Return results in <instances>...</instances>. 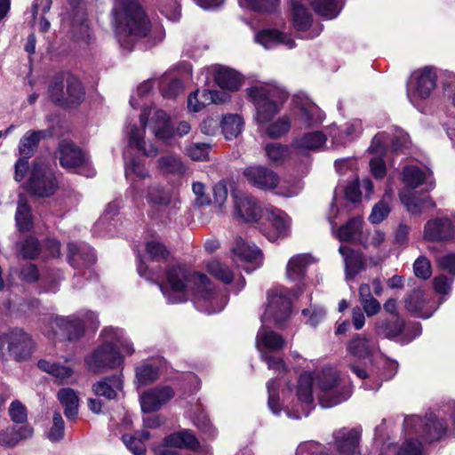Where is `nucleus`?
I'll return each mask as SVG.
<instances>
[{
    "label": "nucleus",
    "mask_w": 455,
    "mask_h": 455,
    "mask_svg": "<svg viewBox=\"0 0 455 455\" xmlns=\"http://www.w3.org/2000/svg\"><path fill=\"white\" fill-rule=\"evenodd\" d=\"M220 125L225 138L233 140L241 133L243 121L239 115L228 114L223 117Z\"/></svg>",
    "instance_id": "8fccbe9b"
},
{
    "label": "nucleus",
    "mask_w": 455,
    "mask_h": 455,
    "mask_svg": "<svg viewBox=\"0 0 455 455\" xmlns=\"http://www.w3.org/2000/svg\"><path fill=\"white\" fill-rule=\"evenodd\" d=\"M146 251L152 260L156 261L165 259L169 254L165 246L156 240H152L146 243Z\"/></svg>",
    "instance_id": "e2e57ef3"
},
{
    "label": "nucleus",
    "mask_w": 455,
    "mask_h": 455,
    "mask_svg": "<svg viewBox=\"0 0 455 455\" xmlns=\"http://www.w3.org/2000/svg\"><path fill=\"white\" fill-rule=\"evenodd\" d=\"M333 131L334 128L331 127L330 134L332 136L333 142L341 144L357 138L363 132V123L362 120L354 118L343 124L338 135L333 134Z\"/></svg>",
    "instance_id": "a19ab883"
},
{
    "label": "nucleus",
    "mask_w": 455,
    "mask_h": 455,
    "mask_svg": "<svg viewBox=\"0 0 455 455\" xmlns=\"http://www.w3.org/2000/svg\"><path fill=\"white\" fill-rule=\"evenodd\" d=\"M68 260L74 267L92 265L95 262V256L90 248L83 247L76 243H68Z\"/></svg>",
    "instance_id": "ea45409f"
},
{
    "label": "nucleus",
    "mask_w": 455,
    "mask_h": 455,
    "mask_svg": "<svg viewBox=\"0 0 455 455\" xmlns=\"http://www.w3.org/2000/svg\"><path fill=\"white\" fill-rule=\"evenodd\" d=\"M235 212L239 218L246 222H257L263 215V212L256 200L242 193L233 195Z\"/></svg>",
    "instance_id": "a878e982"
},
{
    "label": "nucleus",
    "mask_w": 455,
    "mask_h": 455,
    "mask_svg": "<svg viewBox=\"0 0 455 455\" xmlns=\"http://www.w3.org/2000/svg\"><path fill=\"white\" fill-rule=\"evenodd\" d=\"M399 197L408 212L412 214H420L424 210L435 206V204L429 196L419 197L408 188L401 190Z\"/></svg>",
    "instance_id": "c756f323"
},
{
    "label": "nucleus",
    "mask_w": 455,
    "mask_h": 455,
    "mask_svg": "<svg viewBox=\"0 0 455 455\" xmlns=\"http://www.w3.org/2000/svg\"><path fill=\"white\" fill-rule=\"evenodd\" d=\"M255 41L266 49L275 47L279 44L291 49L295 46L294 40L288 35L277 29H263L255 36Z\"/></svg>",
    "instance_id": "bb28decb"
},
{
    "label": "nucleus",
    "mask_w": 455,
    "mask_h": 455,
    "mask_svg": "<svg viewBox=\"0 0 455 455\" xmlns=\"http://www.w3.org/2000/svg\"><path fill=\"white\" fill-rule=\"evenodd\" d=\"M174 395L173 389L169 386H157L144 392L140 397V406L143 412H152L159 410Z\"/></svg>",
    "instance_id": "412c9836"
},
{
    "label": "nucleus",
    "mask_w": 455,
    "mask_h": 455,
    "mask_svg": "<svg viewBox=\"0 0 455 455\" xmlns=\"http://www.w3.org/2000/svg\"><path fill=\"white\" fill-rule=\"evenodd\" d=\"M315 11L327 19L338 16L341 9L340 0H316L313 3Z\"/></svg>",
    "instance_id": "4d7b16f0"
},
{
    "label": "nucleus",
    "mask_w": 455,
    "mask_h": 455,
    "mask_svg": "<svg viewBox=\"0 0 455 455\" xmlns=\"http://www.w3.org/2000/svg\"><path fill=\"white\" fill-rule=\"evenodd\" d=\"M56 323L67 332L68 340H76L83 335L85 325L97 328L99 326V320L98 315L94 312L86 311L81 317L70 315L57 318Z\"/></svg>",
    "instance_id": "dca6fc26"
},
{
    "label": "nucleus",
    "mask_w": 455,
    "mask_h": 455,
    "mask_svg": "<svg viewBox=\"0 0 455 455\" xmlns=\"http://www.w3.org/2000/svg\"><path fill=\"white\" fill-rule=\"evenodd\" d=\"M147 201L152 206L166 210L168 214H175L180 204V199L172 191L157 184L148 188Z\"/></svg>",
    "instance_id": "4be33fe9"
},
{
    "label": "nucleus",
    "mask_w": 455,
    "mask_h": 455,
    "mask_svg": "<svg viewBox=\"0 0 455 455\" xmlns=\"http://www.w3.org/2000/svg\"><path fill=\"white\" fill-rule=\"evenodd\" d=\"M455 236V216L435 219L427 221L424 228V237L429 241H446Z\"/></svg>",
    "instance_id": "b1692460"
},
{
    "label": "nucleus",
    "mask_w": 455,
    "mask_h": 455,
    "mask_svg": "<svg viewBox=\"0 0 455 455\" xmlns=\"http://www.w3.org/2000/svg\"><path fill=\"white\" fill-rule=\"evenodd\" d=\"M299 119L305 126H313L323 122L324 114L315 104L306 101L299 106Z\"/></svg>",
    "instance_id": "79ce46f5"
},
{
    "label": "nucleus",
    "mask_w": 455,
    "mask_h": 455,
    "mask_svg": "<svg viewBox=\"0 0 455 455\" xmlns=\"http://www.w3.org/2000/svg\"><path fill=\"white\" fill-rule=\"evenodd\" d=\"M205 267L212 275L225 283H229L233 280L232 271L216 259L209 260L205 264Z\"/></svg>",
    "instance_id": "13d9d810"
},
{
    "label": "nucleus",
    "mask_w": 455,
    "mask_h": 455,
    "mask_svg": "<svg viewBox=\"0 0 455 455\" xmlns=\"http://www.w3.org/2000/svg\"><path fill=\"white\" fill-rule=\"evenodd\" d=\"M52 422V426L47 433V437L52 442H58L63 438L65 429V423L60 412H54Z\"/></svg>",
    "instance_id": "680f3d73"
},
{
    "label": "nucleus",
    "mask_w": 455,
    "mask_h": 455,
    "mask_svg": "<svg viewBox=\"0 0 455 455\" xmlns=\"http://www.w3.org/2000/svg\"><path fill=\"white\" fill-rule=\"evenodd\" d=\"M37 365L41 370L52 374L61 382L68 383L74 374L71 368L51 363L46 360L38 361Z\"/></svg>",
    "instance_id": "603ef678"
},
{
    "label": "nucleus",
    "mask_w": 455,
    "mask_h": 455,
    "mask_svg": "<svg viewBox=\"0 0 455 455\" xmlns=\"http://www.w3.org/2000/svg\"><path fill=\"white\" fill-rule=\"evenodd\" d=\"M375 330L378 335L393 338L398 336L403 330V322L396 318L394 321L379 319L376 322Z\"/></svg>",
    "instance_id": "864d4df0"
},
{
    "label": "nucleus",
    "mask_w": 455,
    "mask_h": 455,
    "mask_svg": "<svg viewBox=\"0 0 455 455\" xmlns=\"http://www.w3.org/2000/svg\"><path fill=\"white\" fill-rule=\"evenodd\" d=\"M326 142V136L322 132H312L298 138L293 145L303 150H317L322 148Z\"/></svg>",
    "instance_id": "37998d69"
},
{
    "label": "nucleus",
    "mask_w": 455,
    "mask_h": 455,
    "mask_svg": "<svg viewBox=\"0 0 455 455\" xmlns=\"http://www.w3.org/2000/svg\"><path fill=\"white\" fill-rule=\"evenodd\" d=\"M390 196L387 193L383 199L374 205L369 216L370 222L372 224H379L387 218L390 212V207L386 200Z\"/></svg>",
    "instance_id": "bf43d9fd"
},
{
    "label": "nucleus",
    "mask_w": 455,
    "mask_h": 455,
    "mask_svg": "<svg viewBox=\"0 0 455 455\" xmlns=\"http://www.w3.org/2000/svg\"><path fill=\"white\" fill-rule=\"evenodd\" d=\"M201 76L204 78L205 83L208 82L210 76H212L216 84L228 91H236L242 84V77L236 71L220 65L205 68L202 71Z\"/></svg>",
    "instance_id": "f3484780"
},
{
    "label": "nucleus",
    "mask_w": 455,
    "mask_h": 455,
    "mask_svg": "<svg viewBox=\"0 0 455 455\" xmlns=\"http://www.w3.org/2000/svg\"><path fill=\"white\" fill-rule=\"evenodd\" d=\"M360 439V433L355 429L340 430L335 435L336 446L339 452L345 455H353L356 452Z\"/></svg>",
    "instance_id": "e433bc0d"
},
{
    "label": "nucleus",
    "mask_w": 455,
    "mask_h": 455,
    "mask_svg": "<svg viewBox=\"0 0 455 455\" xmlns=\"http://www.w3.org/2000/svg\"><path fill=\"white\" fill-rule=\"evenodd\" d=\"M210 146L206 143H193L186 149L188 157L195 161H204L207 159Z\"/></svg>",
    "instance_id": "0e129e2a"
},
{
    "label": "nucleus",
    "mask_w": 455,
    "mask_h": 455,
    "mask_svg": "<svg viewBox=\"0 0 455 455\" xmlns=\"http://www.w3.org/2000/svg\"><path fill=\"white\" fill-rule=\"evenodd\" d=\"M428 303L424 292L419 290L413 291L405 300L406 308L421 318L430 317L435 310Z\"/></svg>",
    "instance_id": "2f4dec72"
},
{
    "label": "nucleus",
    "mask_w": 455,
    "mask_h": 455,
    "mask_svg": "<svg viewBox=\"0 0 455 455\" xmlns=\"http://www.w3.org/2000/svg\"><path fill=\"white\" fill-rule=\"evenodd\" d=\"M243 175L251 185L263 190L275 188L280 181L274 171L259 165L247 167Z\"/></svg>",
    "instance_id": "5701e85b"
},
{
    "label": "nucleus",
    "mask_w": 455,
    "mask_h": 455,
    "mask_svg": "<svg viewBox=\"0 0 455 455\" xmlns=\"http://www.w3.org/2000/svg\"><path fill=\"white\" fill-rule=\"evenodd\" d=\"M233 260L239 263L251 264V267H245L246 271H252L262 265L263 258L260 250L255 245L247 243L242 238H236L232 248Z\"/></svg>",
    "instance_id": "aec40b11"
},
{
    "label": "nucleus",
    "mask_w": 455,
    "mask_h": 455,
    "mask_svg": "<svg viewBox=\"0 0 455 455\" xmlns=\"http://www.w3.org/2000/svg\"><path fill=\"white\" fill-rule=\"evenodd\" d=\"M5 346L10 356L16 361H25L28 359L34 349V344L31 337L20 329L0 333L1 353H3Z\"/></svg>",
    "instance_id": "f8f14e48"
},
{
    "label": "nucleus",
    "mask_w": 455,
    "mask_h": 455,
    "mask_svg": "<svg viewBox=\"0 0 455 455\" xmlns=\"http://www.w3.org/2000/svg\"><path fill=\"white\" fill-rule=\"evenodd\" d=\"M207 276L199 272H191L180 265L172 266L166 272L167 287L160 285L168 302L176 304L188 300L197 284H205Z\"/></svg>",
    "instance_id": "20e7f679"
},
{
    "label": "nucleus",
    "mask_w": 455,
    "mask_h": 455,
    "mask_svg": "<svg viewBox=\"0 0 455 455\" xmlns=\"http://www.w3.org/2000/svg\"><path fill=\"white\" fill-rule=\"evenodd\" d=\"M102 336L103 343L84 358L86 368L94 373H100L107 369L118 367L124 361L123 355L114 344V339L122 338V330L108 327L102 331Z\"/></svg>",
    "instance_id": "423d86ee"
},
{
    "label": "nucleus",
    "mask_w": 455,
    "mask_h": 455,
    "mask_svg": "<svg viewBox=\"0 0 455 455\" xmlns=\"http://www.w3.org/2000/svg\"><path fill=\"white\" fill-rule=\"evenodd\" d=\"M58 154L60 165L69 171H76L85 163L84 153L71 141L62 140L59 145Z\"/></svg>",
    "instance_id": "393cba45"
},
{
    "label": "nucleus",
    "mask_w": 455,
    "mask_h": 455,
    "mask_svg": "<svg viewBox=\"0 0 455 455\" xmlns=\"http://www.w3.org/2000/svg\"><path fill=\"white\" fill-rule=\"evenodd\" d=\"M15 220L20 230L26 231L32 227L31 209L27 197L23 195L19 196Z\"/></svg>",
    "instance_id": "09e8293b"
},
{
    "label": "nucleus",
    "mask_w": 455,
    "mask_h": 455,
    "mask_svg": "<svg viewBox=\"0 0 455 455\" xmlns=\"http://www.w3.org/2000/svg\"><path fill=\"white\" fill-rule=\"evenodd\" d=\"M159 366L156 363L146 362L135 370L136 383L139 386H147L159 378Z\"/></svg>",
    "instance_id": "a18cd8bd"
},
{
    "label": "nucleus",
    "mask_w": 455,
    "mask_h": 455,
    "mask_svg": "<svg viewBox=\"0 0 455 455\" xmlns=\"http://www.w3.org/2000/svg\"><path fill=\"white\" fill-rule=\"evenodd\" d=\"M313 387L323 408L336 406L347 401L352 394L349 379L331 366L323 367L313 373L304 372L299 376L296 388L299 408L287 409L285 411L289 418L299 419L309 415L314 402Z\"/></svg>",
    "instance_id": "f257e3e1"
},
{
    "label": "nucleus",
    "mask_w": 455,
    "mask_h": 455,
    "mask_svg": "<svg viewBox=\"0 0 455 455\" xmlns=\"http://www.w3.org/2000/svg\"><path fill=\"white\" fill-rule=\"evenodd\" d=\"M302 315L307 318V323L311 326H316L325 316V310L317 306H310L302 310Z\"/></svg>",
    "instance_id": "774afa93"
},
{
    "label": "nucleus",
    "mask_w": 455,
    "mask_h": 455,
    "mask_svg": "<svg viewBox=\"0 0 455 455\" xmlns=\"http://www.w3.org/2000/svg\"><path fill=\"white\" fill-rule=\"evenodd\" d=\"M114 16L123 48L132 49L138 39L148 36V20L137 0H116Z\"/></svg>",
    "instance_id": "7ed1b4c3"
},
{
    "label": "nucleus",
    "mask_w": 455,
    "mask_h": 455,
    "mask_svg": "<svg viewBox=\"0 0 455 455\" xmlns=\"http://www.w3.org/2000/svg\"><path fill=\"white\" fill-rule=\"evenodd\" d=\"M160 91L164 98L175 99L183 92L184 85L180 79L165 74L159 83Z\"/></svg>",
    "instance_id": "49530a36"
},
{
    "label": "nucleus",
    "mask_w": 455,
    "mask_h": 455,
    "mask_svg": "<svg viewBox=\"0 0 455 455\" xmlns=\"http://www.w3.org/2000/svg\"><path fill=\"white\" fill-rule=\"evenodd\" d=\"M348 352L358 358H367L378 350L377 341L363 334L354 336L347 344Z\"/></svg>",
    "instance_id": "c85d7f7f"
},
{
    "label": "nucleus",
    "mask_w": 455,
    "mask_h": 455,
    "mask_svg": "<svg viewBox=\"0 0 455 455\" xmlns=\"http://www.w3.org/2000/svg\"><path fill=\"white\" fill-rule=\"evenodd\" d=\"M410 143L409 136L401 130H396L391 136L388 132H379L374 136L369 151L377 155H381L386 148L390 146L393 150L398 151L406 148Z\"/></svg>",
    "instance_id": "a211bd4d"
},
{
    "label": "nucleus",
    "mask_w": 455,
    "mask_h": 455,
    "mask_svg": "<svg viewBox=\"0 0 455 455\" xmlns=\"http://www.w3.org/2000/svg\"><path fill=\"white\" fill-rule=\"evenodd\" d=\"M265 152L268 160L276 165L283 164L291 156L289 148L278 142L267 144Z\"/></svg>",
    "instance_id": "6e6d98bb"
},
{
    "label": "nucleus",
    "mask_w": 455,
    "mask_h": 455,
    "mask_svg": "<svg viewBox=\"0 0 455 455\" xmlns=\"http://www.w3.org/2000/svg\"><path fill=\"white\" fill-rule=\"evenodd\" d=\"M264 222L260 225V232L270 241L285 238L291 232V219L278 209H266L262 215Z\"/></svg>",
    "instance_id": "ddd939ff"
},
{
    "label": "nucleus",
    "mask_w": 455,
    "mask_h": 455,
    "mask_svg": "<svg viewBox=\"0 0 455 455\" xmlns=\"http://www.w3.org/2000/svg\"><path fill=\"white\" fill-rule=\"evenodd\" d=\"M291 313V291L284 287H276L267 293V304L261 322L263 324H280Z\"/></svg>",
    "instance_id": "6e6552de"
},
{
    "label": "nucleus",
    "mask_w": 455,
    "mask_h": 455,
    "mask_svg": "<svg viewBox=\"0 0 455 455\" xmlns=\"http://www.w3.org/2000/svg\"><path fill=\"white\" fill-rule=\"evenodd\" d=\"M403 434L405 441L398 449H396L394 443L385 442L382 443L381 454L390 455L389 451L395 450V455H422V444L418 439L414 438L415 434L410 435L404 429Z\"/></svg>",
    "instance_id": "cd10ccee"
},
{
    "label": "nucleus",
    "mask_w": 455,
    "mask_h": 455,
    "mask_svg": "<svg viewBox=\"0 0 455 455\" xmlns=\"http://www.w3.org/2000/svg\"><path fill=\"white\" fill-rule=\"evenodd\" d=\"M33 428L29 426H23L19 428L9 427L0 431V445L13 447L20 441L32 436Z\"/></svg>",
    "instance_id": "58836bf2"
},
{
    "label": "nucleus",
    "mask_w": 455,
    "mask_h": 455,
    "mask_svg": "<svg viewBox=\"0 0 455 455\" xmlns=\"http://www.w3.org/2000/svg\"><path fill=\"white\" fill-rule=\"evenodd\" d=\"M157 167L163 172L171 174H182L186 167L180 157L177 155L168 154L157 160Z\"/></svg>",
    "instance_id": "3c124183"
},
{
    "label": "nucleus",
    "mask_w": 455,
    "mask_h": 455,
    "mask_svg": "<svg viewBox=\"0 0 455 455\" xmlns=\"http://www.w3.org/2000/svg\"><path fill=\"white\" fill-rule=\"evenodd\" d=\"M437 76L433 68L425 67L412 72L407 84V95L412 104L430 97L436 87Z\"/></svg>",
    "instance_id": "9d476101"
},
{
    "label": "nucleus",
    "mask_w": 455,
    "mask_h": 455,
    "mask_svg": "<svg viewBox=\"0 0 455 455\" xmlns=\"http://www.w3.org/2000/svg\"><path fill=\"white\" fill-rule=\"evenodd\" d=\"M250 100L256 108L255 119L259 124L269 122L280 110L288 93L272 84H258L246 90Z\"/></svg>",
    "instance_id": "39448f33"
},
{
    "label": "nucleus",
    "mask_w": 455,
    "mask_h": 455,
    "mask_svg": "<svg viewBox=\"0 0 455 455\" xmlns=\"http://www.w3.org/2000/svg\"><path fill=\"white\" fill-rule=\"evenodd\" d=\"M404 430L427 442H434L447 435L448 426L444 419L433 414L426 416L425 419L413 415L404 419Z\"/></svg>",
    "instance_id": "0eeeda50"
},
{
    "label": "nucleus",
    "mask_w": 455,
    "mask_h": 455,
    "mask_svg": "<svg viewBox=\"0 0 455 455\" xmlns=\"http://www.w3.org/2000/svg\"><path fill=\"white\" fill-rule=\"evenodd\" d=\"M291 124L286 116L279 118L267 128V134L271 138H278L285 134L290 129Z\"/></svg>",
    "instance_id": "69168bd1"
},
{
    "label": "nucleus",
    "mask_w": 455,
    "mask_h": 455,
    "mask_svg": "<svg viewBox=\"0 0 455 455\" xmlns=\"http://www.w3.org/2000/svg\"><path fill=\"white\" fill-rule=\"evenodd\" d=\"M192 294L196 307L208 315L220 312L226 305V299L215 291L208 278L205 284H197Z\"/></svg>",
    "instance_id": "4468645a"
},
{
    "label": "nucleus",
    "mask_w": 455,
    "mask_h": 455,
    "mask_svg": "<svg viewBox=\"0 0 455 455\" xmlns=\"http://www.w3.org/2000/svg\"><path fill=\"white\" fill-rule=\"evenodd\" d=\"M363 220L361 217L350 219L345 225L336 231V237L343 242H357L361 243L363 238Z\"/></svg>",
    "instance_id": "473e14b6"
},
{
    "label": "nucleus",
    "mask_w": 455,
    "mask_h": 455,
    "mask_svg": "<svg viewBox=\"0 0 455 455\" xmlns=\"http://www.w3.org/2000/svg\"><path fill=\"white\" fill-rule=\"evenodd\" d=\"M49 92L52 100L63 105L78 104L84 96L81 82L72 75H67L62 79L56 78L50 85Z\"/></svg>",
    "instance_id": "9b49d317"
},
{
    "label": "nucleus",
    "mask_w": 455,
    "mask_h": 455,
    "mask_svg": "<svg viewBox=\"0 0 455 455\" xmlns=\"http://www.w3.org/2000/svg\"><path fill=\"white\" fill-rule=\"evenodd\" d=\"M291 4L294 27L299 31H306L312 23L311 14L298 0H291Z\"/></svg>",
    "instance_id": "c03bdc74"
},
{
    "label": "nucleus",
    "mask_w": 455,
    "mask_h": 455,
    "mask_svg": "<svg viewBox=\"0 0 455 455\" xmlns=\"http://www.w3.org/2000/svg\"><path fill=\"white\" fill-rule=\"evenodd\" d=\"M48 135V132L44 130L28 131L19 142L18 148L20 156L25 158H30L36 151L39 141Z\"/></svg>",
    "instance_id": "f704fd0d"
},
{
    "label": "nucleus",
    "mask_w": 455,
    "mask_h": 455,
    "mask_svg": "<svg viewBox=\"0 0 455 455\" xmlns=\"http://www.w3.org/2000/svg\"><path fill=\"white\" fill-rule=\"evenodd\" d=\"M229 94L216 90H199L189 94L188 98V108L190 112H200L211 104H222L229 100Z\"/></svg>",
    "instance_id": "6ab92c4d"
},
{
    "label": "nucleus",
    "mask_w": 455,
    "mask_h": 455,
    "mask_svg": "<svg viewBox=\"0 0 455 455\" xmlns=\"http://www.w3.org/2000/svg\"><path fill=\"white\" fill-rule=\"evenodd\" d=\"M413 271L418 278L428 279L432 275L431 263L424 256L419 257L413 264Z\"/></svg>",
    "instance_id": "338daca9"
},
{
    "label": "nucleus",
    "mask_w": 455,
    "mask_h": 455,
    "mask_svg": "<svg viewBox=\"0 0 455 455\" xmlns=\"http://www.w3.org/2000/svg\"><path fill=\"white\" fill-rule=\"evenodd\" d=\"M403 181L410 188H415L421 185L424 181L429 180L431 172L424 171L418 166H407L403 171Z\"/></svg>",
    "instance_id": "de8ad7c7"
},
{
    "label": "nucleus",
    "mask_w": 455,
    "mask_h": 455,
    "mask_svg": "<svg viewBox=\"0 0 455 455\" xmlns=\"http://www.w3.org/2000/svg\"><path fill=\"white\" fill-rule=\"evenodd\" d=\"M57 398L64 408L66 418L69 420L75 419L79 407V397L76 391L69 387L61 388L57 394Z\"/></svg>",
    "instance_id": "4c0bfd02"
},
{
    "label": "nucleus",
    "mask_w": 455,
    "mask_h": 455,
    "mask_svg": "<svg viewBox=\"0 0 455 455\" xmlns=\"http://www.w3.org/2000/svg\"><path fill=\"white\" fill-rule=\"evenodd\" d=\"M386 241V233L379 228L369 229L363 235L361 244L364 247L379 248Z\"/></svg>",
    "instance_id": "052dcab7"
},
{
    "label": "nucleus",
    "mask_w": 455,
    "mask_h": 455,
    "mask_svg": "<svg viewBox=\"0 0 455 455\" xmlns=\"http://www.w3.org/2000/svg\"><path fill=\"white\" fill-rule=\"evenodd\" d=\"M148 121L149 129L160 140L171 138L173 135V128L171 126L167 114L164 110L156 108L144 109L140 116V127L134 124L127 128L129 149H134L146 156L154 157L158 154L157 148L145 140V128Z\"/></svg>",
    "instance_id": "f03ea898"
},
{
    "label": "nucleus",
    "mask_w": 455,
    "mask_h": 455,
    "mask_svg": "<svg viewBox=\"0 0 455 455\" xmlns=\"http://www.w3.org/2000/svg\"><path fill=\"white\" fill-rule=\"evenodd\" d=\"M313 263L309 254L300 253L293 255L287 262L285 275L289 280L297 281L304 277L307 267Z\"/></svg>",
    "instance_id": "7c9ffc66"
},
{
    "label": "nucleus",
    "mask_w": 455,
    "mask_h": 455,
    "mask_svg": "<svg viewBox=\"0 0 455 455\" xmlns=\"http://www.w3.org/2000/svg\"><path fill=\"white\" fill-rule=\"evenodd\" d=\"M119 211V204L116 202H112L108 204L107 208L104 211L102 216L95 223L94 228L99 233H101L103 229H106L107 232L112 231V226L114 227V217L118 213Z\"/></svg>",
    "instance_id": "5fc2aeb1"
},
{
    "label": "nucleus",
    "mask_w": 455,
    "mask_h": 455,
    "mask_svg": "<svg viewBox=\"0 0 455 455\" xmlns=\"http://www.w3.org/2000/svg\"><path fill=\"white\" fill-rule=\"evenodd\" d=\"M267 324L262 323L256 338V347L260 352L261 358L267 363L269 369L278 371H285L286 366L280 358L267 355V352L277 351L283 347L284 339L280 334L267 330Z\"/></svg>",
    "instance_id": "1a4fd4ad"
},
{
    "label": "nucleus",
    "mask_w": 455,
    "mask_h": 455,
    "mask_svg": "<svg viewBox=\"0 0 455 455\" xmlns=\"http://www.w3.org/2000/svg\"><path fill=\"white\" fill-rule=\"evenodd\" d=\"M123 387L121 375H114L105 378L92 385V392L108 400H113L116 397L117 391Z\"/></svg>",
    "instance_id": "72a5a7b5"
},
{
    "label": "nucleus",
    "mask_w": 455,
    "mask_h": 455,
    "mask_svg": "<svg viewBox=\"0 0 455 455\" xmlns=\"http://www.w3.org/2000/svg\"><path fill=\"white\" fill-rule=\"evenodd\" d=\"M339 251L344 259L347 278H354L364 268V262L360 252L347 246H340Z\"/></svg>",
    "instance_id": "c9c22d12"
},
{
    "label": "nucleus",
    "mask_w": 455,
    "mask_h": 455,
    "mask_svg": "<svg viewBox=\"0 0 455 455\" xmlns=\"http://www.w3.org/2000/svg\"><path fill=\"white\" fill-rule=\"evenodd\" d=\"M57 182L44 164H35L28 180V189L36 196L47 197L54 194Z\"/></svg>",
    "instance_id": "2eb2a0df"
}]
</instances>
